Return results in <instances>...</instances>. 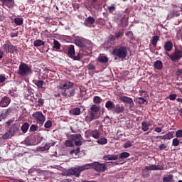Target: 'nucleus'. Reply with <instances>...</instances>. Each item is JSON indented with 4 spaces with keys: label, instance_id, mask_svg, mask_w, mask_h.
<instances>
[{
    "label": "nucleus",
    "instance_id": "25",
    "mask_svg": "<svg viewBox=\"0 0 182 182\" xmlns=\"http://www.w3.org/2000/svg\"><path fill=\"white\" fill-rule=\"evenodd\" d=\"M45 45V41L42 40H36L33 42V46H36V48H39V46H43Z\"/></svg>",
    "mask_w": 182,
    "mask_h": 182
},
{
    "label": "nucleus",
    "instance_id": "35",
    "mask_svg": "<svg viewBox=\"0 0 182 182\" xmlns=\"http://www.w3.org/2000/svg\"><path fill=\"white\" fill-rule=\"evenodd\" d=\"M96 114H97V112L95 111L90 112V122H92V120H95V119H96Z\"/></svg>",
    "mask_w": 182,
    "mask_h": 182
},
{
    "label": "nucleus",
    "instance_id": "50",
    "mask_svg": "<svg viewBox=\"0 0 182 182\" xmlns=\"http://www.w3.org/2000/svg\"><path fill=\"white\" fill-rule=\"evenodd\" d=\"M66 147H73V142L70 140H67L65 142Z\"/></svg>",
    "mask_w": 182,
    "mask_h": 182
},
{
    "label": "nucleus",
    "instance_id": "34",
    "mask_svg": "<svg viewBox=\"0 0 182 182\" xmlns=\"http://www.w3.org/2000/svg\"><path fill=\"white\" fill-rule=\"evenodd\" d=\"M128 157H130L129 152H122L119 156V159H127Z\"/></svg>",
    "mask_w": 182,
    "mask_h": 182
},
{
    "label": "nucleus",
    "instance_id": "45",
    "mask_svg": "<svg viewBox=\"0 0 182 182\" xmlns=\"http://www.w3.org/2000/svg\"><path fill=\"white\" fill-rule=\"evenodd\" d=\"M133 146V142L131 141H128L124 144V149H129Z\"/></svg>",
    "mask_w": 182,
    "mask_h": 182
},
{
    "label": "nucleus",
    "instance_id": "20",
    "mask_svg": "<svg viewBox=\"0 0 182 182\" xmlns=\"http://www.w3.org/2000/svg\"><path fill=\"white\" fill-rule=\"evenodd\" d=\"M154 68L157 70H161V69H163V62L159 60L155 61L154 64Z\"/></svg>",
    "mask_w": 182,
    "mask_h": 182
},
{
    "label": "nucleus",
    "instance_id": "9",
    "mask_svg": "<svg viewBox=\"0 0 182 182\" xmlns=\"http://www.w3.org/2000/svg\"><path fill=\"white\" fill-rule=\"evenodd\" d=\"M169 57L173 62H177V60H180V59L182 58V50L176 48L173 53L169 55Z\"/></svg>",
    "mask_w": 182,
    "mask_h": 182
},
{
    "label": "nucleus",
    "instance_id": "31",
    "mask_svg": "<svg viewBox=\"0 0 182 182\" xmlns=\"http://www.w3.org/2000/svg\"><path fill=\"white\" fill-rule=\"evenodd\" d=\"M14 23L18 26H21V25L23 24V18H14Z\"/></svg>",
    "mask_w": 182,
    "mask_h": 182
},
{
    "label": "nucleus",
    "instance_id": "64",
    "mask_svg": "<svg viewBox=\"0 0 182 182\" xmlns=\"http://www.w3.org/2000/svg\"><path fill=\"white\" fill-rule=\"evenodd\" d=\"M176 74L177 75V76H181V75H182V69H178L176 71Z\"/></svg>",
    "mask_w": 182,
    "mask_h": 182
},
{
    "label": "nucleus",
    "instance_id": "29",
    "mask_svg": "<svg viewBox=\"0 0 182 182\" xmlns=\"http://www.w3.org/2000/svg\"><path fill=\"white\" fill-rule=\"evenodd\" d=\"M53 48L56 50H59V49H60V43H59V41H58V40L54 39L53 40Z\"/></svg>",
    "mask_w": 182,
    "mask_h": 182
},
{
    "label": "nucleus",
    "instance_id": "22",
    "mask_svg": "<svg viewBox=\"0 0 182 182\" xmlns=\"http://www.w3.org/2000/svg\"><path fill=\"white\" fill-rule=\"evenodd\" d=\"M159 39H160V37H159V36H154L152 37V40L151 42L154 48H156V46H157V42H159Z\"/></svg>",
    "mask_w": 182,
    "mask_h": 182
},
{
    "label": "nucleus",
    "instance_id": "11",
    "mask_svg": "<svg viewBox=\"0 0 182 182\" xmlns=\"http://www.w3.org/2000/svg\"><path fill=\"white\" fill-rule=\"evenodd\" d=\"M0 2H1L4 8H7L8 9H13L16 5L14 0H0Z\"/></svg>",
    "mask_w": 182,
    "mask_h": 182
},
{
    "label": "nucleus",
    "instance_id": "33",
    "mask_svg": "<svg viewBox=\"0 0 182 182\" xmlns=\"http://www.w3.org/2000/svg\"><path fill=\"white\" fill-rule=\"evenodd\" d=\"M174 137V132H169L165 134V139L167 140H171Z\"/></svg>",
    "mask_w": 182,
    "mask_h": 182
},
{
    "label": "nucleus",
    "instance_id": "1",
    "mask_svg": "<svg viewBox=\"0 0 182 182\" xmlns=\"http://www.w3.org/2000/svg\"><path fill=\"white\" fill-rule=\"evenodd\" d=\"M74 84L70 81H66L64 83L60 84L58 88L62 90L61 95L64 99L68 97H73L75 96V90H73Z\"/></svg>",
    "mask_w": 182,
    "mask_h": 182
},
{
    "label": "nucleus",
    "instance_id": "19",
    "mask_svg": "<svg viewBox=\"0 0 182 182\" xmlns=\"http://www.w3.org/2000/svg\"><path fill=\"white\" fill-rule=\"evenodd\" d=\"M114 102H113L112 100H109L105 103V107L107 109V110H114Z\"/></svg>",
    "mask_w": 182,
    "mask_h": 182
},
{
    "label": "nucleus",
    "instance_id": "5",
    "mask_svg": "<svg viewBox=\"0 0 182 182\" xmlns=\"http://www.w3.org/2000/svg\"><path fill=\"white\" fill-rule=\"evenodd\" d=\"M87 167H89V165L85 164V165H83L82 166H77L75 168H71L68 170V176H75V177H79L82 171H85V170H87Z\"/></svg>",
    "mask_w": 182,
    "mask_h": 182
},
{
    "label": "nucleus",
    "instance_id": "59",
    "mask_svg": "<svg viewBox=\"0 0 182 182\" xmlns=\"http://www.w3.org/2000/svg\"><path fill=\"white\" fill-rule=\"evenodd\" d=\"M166 149H167V145L162 144L159 146V150H166Z\"/></svg>",
    "mask_w": 182,
    "mask_h": 182
},
{
    "label": "nucleus",
    "instance_id": "37",
    "mask_svg": "<svg viewBox=\"0 0 182 182\" xmlns=\"http://www.w3.org/2000/svg\"><path fill=\"white\" fill-rule=\"evenodd\" d=\"M107 60H109V59L106 56H101L98 58V62L101 63H107Z\"/></svg>",
    "mask_w": 182,
    "mask_h": 182
},
{
    "label": "nucleus",
    "instance_id": "47",
    "mask_svg": "<svg viewBox=\"0 0 182 182\" xmlns=\"http://www.w3.org/2000/svg\"><path fill=\"white\" fill-rule=\"evenodd\" d=\"M80 152V148L77 147L76 149H73L70 151V154L77 155Z\"/></svg>",
    "mask_w": 182,
    "mask_h": 182
},
{
    "label": "nucleus",
    "instance_id": "54",
    "mask_svg": "<svg viewBox=\"0 0 182 182\" xmlns=\"http://www.w3.org/2000/svg\"><path fill=\"white\" fill-rule=\"evenodd\" d=\"M176 136L178 138H180L182 136V129H179L176 132Z\"/></svg>",
    "mask_w": 182,
    "mask_h": 182
},
{
    "label": "nucleus",
    "instance_id": "3",
    "mask_svg": "<svg viewBox=\"0 0 182 182\" xmlns=\"http://www.w3.org/2000/svg\"><path fill=\"white\" fill-rule=\"evenodd\" d=\"M17 73L23 77L29 76V75H32L33 73L32 68L25 63H21L18 66Z\"/></svg>",
    "mask_w": 182,
    "mask_h": 182
},
{
    "label": "nucleus",
    "instance_id": "16",
    "mask_svg": "<svg viewBox=\"0 0 182 182\" xmlns=\"http://www.w3.org/2000/svg\"><path fill=\"white\" fill-rule=\"evenodd\" d=\"M124 112V106L123 105L117 104L114 108V113H117V114H120V113H123Z\"/></svg>",
    "mask_w": 182,
    "mask_h": 182
},
{
    "label": "nucleus",
    "instance_id": "4",
    "mask_svg": "<svg viewBox=\"0 0 182 182\" xmlns=\"http://www.w3.org/2000/svg\"><path fill=\"white\" fill-rule=\"evenodd\" d=\"M114 56H117L119 59H126L127 58V48L126 46H120L112 50Z\"/></svg>",
    "mask_w": 182,
    "mask_h": 182
},
{
    "label": "nucleus",
    "instance_id": "56",
    "mask_svg": "<svg viewBox=\"0 0 182 182\" xmlns=\"http://www.w3.org/2000/svg\"><path fill=\"white\" fill-rule=\"evenodd\" d=\"M98 23L99 25H105V23H106V21H105V19L100 18H98Z\"/></svg>",
    "mask_w": 182,
    "mask_h": 182
},
{
    "label": "nucleus",
    "instance_id": "62",
    "mask_svg": "<svg viewBox=\"0 0 182 182\" xmlns=\"http://www.w3.org/2000/svg\"><path fill=\"white\" fill-rule=\"evenodd\" d=\"M154 132L156 133H161V132H163V128L156 127L155 128Z\"/></svg>",
    "mask_w": 182,
    "mask_h": 182
},
{
    "label": "nucleus",
    "instance_id": "42",
    "mask_svg": "<svg viewBox=\"0 0 182 182\" xmlns=\"http://www.w3.org/2000/svg\"><path fill=\"white\" fill-rule=\"evenodd\" d=\"M136 102H137V103H139V105H144V103H146V99H144L143 97H138V98H136Z\"/></svg>",
    "mask_w": 182,
    "mask_h": 182
},
{
    "label": "nucleus",
    "instance_id": "53",
    "mask_svg": "<svg viewBox=\"0 0 182 182\" xmlns=\"http://www.w3.org/2000/svg\"><path fill=\"white\" fill-rule=\"evenodd\" d=\"M87 69H88V70H95V69H96V67L95 66V65L90 63L87 65Z\"/></svg>",
    "mask_w": 182,
    "mask_h": 182
},
{
    "label": "nucleus",
    "instance_id": "6",
    "mask_svg": "<svg viewBox=\"0 0 182 182\" xmlns=\"http://www.w3.org/2000/svg\"><path fill=\"white\" fill-rule=\"evenodd\" d=\"M86 166H88L87 170H89L90 168H95L97 173H105V171L107 170V166H106L105 164H100L99 162L87 164Z\"/></svg>",
    "mask_w": 182,
    "mask_h": 182
},
{
    "label": "nucleus",
    "instance_id": "58",
    "mask_svg": "<svg viewBox=\"0 0 182 182\" xmlns=\"http://www.w3.org/2000/svg\"><path fill=\"white\" fill-rule=\"evenodd\" d=\"M150 174L149 173V172L144 171L142 172V176H144V178H148Z\"/></svg>",
    "mask_w": 182,
    "mask_h": 182
},
{
    "label": "nucleus",
    "instance_id": "51",
    "mask_svg": "<svg viewBox=\"0 0 182 182\" xmlns=\"http://www.w3.org/2000/svg\"><path fill=\"white\" fill-rule=\"evenodd\" d=\"M36 130H38V126L32 124L30 127V132H36Z\"/></svg>",
    "mask_w": 182,
    "mask_h": 182
},
{
    "label": "nucleus",
    "instance_id": "44",
    "mask_svg": "<svg viewBox=\"0 0 182 182\" xmlns=\"http://www.w3.org/2000/svg\"><path fill=\"white\" fill-rule=\"evenodd\" d=\"M94 103H95V105H99V103H102V98H100V97L99 96H95L94 97Z\"/></svg>",
    "mask_w": 182,
    "mask_h": 182
},
{
    "label": "nucleus",
    "instance_id": "17",
    "mask_svg": "<svg viewBox=\"0 0 182 182\" xmlns=\"http://www.w3.org/2000/svg\"><path fill=\"white\" fill-rule=\"evenodd\" d=\"M86 43V39L83 38H77L74 41V43L79 48H83L85 43Z\"/></svg>",
    "mask_w": 182,
    "mask_h": 182
},
{
    "label": "nucleus",
    "instance_id": "43",
    "mask_svg": "<svg viewBox=\"0 0 182 182\" xmlns=\"http://www.w3.org/2000/svg\"><path fill=\"white\" fill-rule=\"evenodd\" d=\"M173 180V176L168 175L163 178V182H171Z\"/></svg>",
    "mask_w": 182,
    "mask_h": 182
},
{
    "label": "nucleus",
    "instance_id": "27",
    "mask_svg": "<svg viewBox=\"0 0 182 182\" xmlns=\"http://www.w3.org/2000/svg\"><path fill=\"white\" fill-rule=\"evenodd\" d=\"M29 123L28 122H24L23 124V125L21 126V131L23 133H26V132H28V130H29Z\"/></svg>",
    "mask_w": 182,
    "mask_h": 182
},
{
    "label": "nucleus",
    "instance_id": "61",
    "mask_svg": "<svg viewBox=\"0 0 182 182\" xmlns=\"http://www.w3.org/2000/svg\"><path fill=\"white\" fill-rule=\"evenodd\" d=\"M116 10V7L114 6H110L108 7L109 12H113V11Z\"/></svg>",
    "mask_w": 182,
    "mask_h": 182
},
{
    "label": "nucleus",
    "instance_id": "55",
    "mask_svg": "<svg viewBox=\"0 0 182 182\" xmlns=\"http://www.w3.org/2000/svg\"><path fill=\"white\" fill-rule=\"evenodd\" d=\"M6 80V77H5V75H0V83H4Z\"/></svg>",
    "mask_w": 182,
    "mask_h": 182
},
{
    "label": "nucleus",
    "instance_id": "48",
    "mask_svg": "<svg viewBox=\"0 0 182 182\" xmlns=\"http://www.w3.org/2000/svg\"><path fill=\"white\" fill-rule=\"evenodd\" d=\"M11 133L9 132H6L3 136H2V139L4 140H8V139H11Z\"/></svg>",
    "mask_w": 182,
    "mask_h": 182
},
{
    "label": "nucleus",
    "instance_id": "52",
    "mask_svg": "<svg viewBox=\"0 0 182 182\" xmlns=\"http://www.w3.org/2000/svg\"><path fill=\"white\" fill-rule=\"evenodd\" d=\"M15 110V107H10L9 109H7L6 110V112L8 114H11V113H12V112H14Z\"/></svg>",
    "mask_w": 182,
    "mask_h": 182
},
{
    "label": "nucleus",
    "instance_id": "40",
    "mask_svg": "<svg viewBox=\"0 0 182 182\" xmlns=\"http://www.w3.org/2000/svg\"><path fill=\"white\" fill-rule=\"evenodd\" d=\"M124 35V31H119L117 33H115V38H116V39H119V38H123Z\"/></svg>",
    "mask_w": 182,
    "mask_h": 182
},
{
    "label": "nucleus",
    "instance_id": "57",
    "mask_svg": "<svg viewBox=\"0 0 182 182\" xmlns=\"http://www.w3.org/2000/svg\"><path fill=\"white\" fill-rule=\"evenodd\" d=\"M176 97H177L176 94H171L169 95L168 99H170V100H176Z\"/></svg>",
    "mask_w": 182,
    "mask_h": 182
},
{
    "label": "nucleus",
    "instance_id": "32",
    "mask_svg": "<svg viewBox=\"0 0 182 182\" xmlns=\"http://www.w3.org/2000/svg\"><path fill=\"white\" fill-rule=\"evenodd\" d=\"M71 139H72V140H74L75 141H77V140H80L82 139V134H72Z\"/></svg>",
    "mask_w": 182,
    "mask_h": 182
},
{
    "label": "nucleus",
    "instance_id": "12",
    "mask_svg": "<svg viewBox=\"0 0 182 182\" xmlns=\"http://www.w3.org/2000/svg\"><path fill=\"white\" fill-rule=\"evenodd\" d=\"M11 103V98L4 96L1 98L0 101V107H8Z\"/></svg>",
    "mask_w": 182,
    "mask_h": 182
},
{
    "label": "nucleus",
    "instance_id": "21",
    "mask_svg": "<svg viewBox=\"0 0 182 182\" xmlns=\"http://www.w3.org/2000/svg\"><path fill=\"white\" fill-rule=\"evenodd\" d=\"M81 52V55H82V58H85V56H89L90 55V50L89 48H82L80 50Z\"/></svg>",
    "mask_w": 182,
    "mask_h": 182
},
{
    "label": "nucleus",
    "instance_id": "15",
    "mask_svg": "<svg viewBox=\"0 0 182 182\" xmlns=\"http://www.w3.org/2000/svg\"><path fill=\"white\" fill-rule=\"evenodd\" d=\"M95 21V18L92 17V16H90L85 19L84 22V25L85 26H88V28H92V26L94 27Z\"/></svg>",
    "mask_w": 182,
    "mask_h": 182
},
{
    "label": "nucleus",
    "instance_id": "63",
    "mask_svg": "<svg viewBox=\"0 0 182 182\" xmlns=\"http://www.w3.org/2000/svg\"><path fill=\"white\" fill-rule=\"evenodd\" d=\"M75 144L76 146H82V141H80V139H78L77 141H75Z\"/></svg>",
    "mask_w": 182,
    "mask_h": 182
},
{
    "label": "nucleus",
    "instance_id": "7",
    "mask_svg": "<svg viewBox=\"0 0 182 182\" xmlns=\"http://www.w3.org/2000/svg\"><path fill=\"white\" fill-rule=\"evenodd\" d=\"M2 49L6 53H15L18 50L16 46L12 45L11 41H6V43L2 46Z\"/></svg>",
    "mask_w": 182,
    "mask_h": 182
},
{
    "label": "nucleus",
    "instance_id": "46",
    "mask_svg": "<svg viewBox=\"0 0 182 182\" xmlns=\"http://www.w3.org/2000/svg\"><path fill=\"white\" fill-rule=\"evenodd\" d=\"M44 127H45V129H50V127H52V121L48 120V121L44 124Z\"/></svg>",
    "mask_w": 182,
    "mask_h": 182
},
{
    "label": "nucleus",
    "instance_id": "39",
    "mask_svg": "<svg viewBox=\"0 0 182 182\" xmlns=\"http://www.w3.org/2000/svg\"><path fill=\"white\" fill-rule=\"evenodd\" d=\"M90 110H91V112H95L97 113V112H99V110H100V108L97 105H93L90 107Z\"/></svg>",
    "mask_w": 182,
    "mask_h": 182
},
{
    "label": "nucleus",
    "instance_id": "38",
    "mask_svg": "<svg viewBox=\"0 0 182 182\" xmlns=\"http://www.w3.org/2000/svg\"><path fill=\"white\" fill-rule=\"evenodd\" d=\"M180 145V140L178 138H174L172 141V146L174 147H177V146Z\"/></svg>",
    "mask_w": 182,
    "mask_h": 182
},
{
    "label": "nucleus",
    "instance_id": "30",
    "mask_svg": "<svg viewBox=\"0 0 182 182\" xmlns=\"http://www.w3.org/2000/svg\"><path fill=\"white\" fill-rule=\"evenodd\" d=\"M91 134H92V137L94 139H95L96 140H97V139H99V137H100V132L97 130L92 131Z\"/></svg>",
    "mask_w": 182,
    "mask_h": 182
},
{
    "label": "nucleus",
    "instance_id": "24",
    "mask_svg": "<svg viewBox=\"0 0 182 182\" xmlns=\"http://www.w3.org/2000/svg\"><path fill=\"white\" fill-rule=\"evenodd\" d=\"M70 113L74 116H79L80 114V108L75 107L70 111Z\"/></svg>",
    "mask_w": 182,
    "mask_h": 182
},
{
    "label": "nucleus",
    "instance_id": "8",
    "mask_svg": "<svg viewBox=\"0 0 182 182\" xmlns=\"http://www.w3.org/2000/svg\"><path fill=\"white\" fill-rule=\"evenodd\" d=\"M32 117L33 120L37 123V124H43L45 123V115H43V113L41 111H37L36 112H33L32 114Z\"/></svg>",
    "mask_w": 182,
    "mask_h": 182
},
{
    "label": "nucleus",
    "instance_id": "2",
    "mask_svg": "<svg viewBox=\"0 0 182 182\" xmlns=\"http://www.w3.org/2000/svg\"><path fill=\"white\" fill-rule=\"evenodd\" d=\"M63 52L64 53H66V55H68V56L70 57L71 59H73V60L80 61L84 58L80 51H79L77 55H76V53L75 52V46L73 45L64 46L63 48Z\"/></svg>",
    "mask_w": 182,
    "mask_h": 182
},
{
    "label": "nucleus",
    "instance_id": "26",
    "mask_svg": "<svg viewBox=\"0 0 182 182\" xmlns=\"http://www.w3.org/2000/svg\"><path fill=\"white\" fill-rule=\"evenodd\" d=\"M43 80H36L35 81V85L36 86H37V87H38V89H43V90H45V87H43Z\"/></svg>",
    "mask_w": 182,
    "mask_h": 182
},
{
    "label": "nucleus",
    "instance_id": "23",
    "mask_svg": "<svg viewBox=\"0 0 182 182\" xmlns=\"http://www.w3.org/2000/svg\"><path fill=\"white\" fill-rule=\"evenodd\" d=\"M149 127H150V123H147L146 122H141V130H143V132H147Z\"/></svg>",
    "mask_w": 182,
    "mask_h": 182
},
{
    "label": "nucleus",
    "instance_id": "41",
    "mask_svg": "<svg viewBox=\"0 0 182 182\" xmlns=\"http://www.w3.org/2000/svg\"><path fill=\"white\" fill-rule=\"evenodd\" d=\"M52 146H55V142H50V143L46 144L43 149H44V150H49V149H50V147H52Z\"/></svg>",
    "mask_w": 182,
    "mask_h": 182
},
{
    "label": "nucleus",
    "instance_id": "36",
    "mask_svg": "<svg viewBox=\"0 0 182 182\" xmlns=\"http://www.w3.org/2000/svg\"><path fill=\"white\" fill-rule=\"evenodd\" d=\"M97 143H98V144H107V139L106 138H100V139H98L97 141Z\"/></svg>",
    "mask_w": 182,
    "mask_h": 182
},
{
    "label": "nucleus",
    "instance_id": "13",
    "mask_svg": "<svg viewBox=\"0 0 182 182\" xmlns=\"http://www.w3.org/2000/svg\"><path fill=\"white\" fill-rule=\"evenodd\" d=\"M144 169L148 170L149 171H153L156 170H164V167L161 165L151 164V165L145 166Z\"/></svg>",
    "mask_w": 182,
    "mask_h": 182
},
{
    "label": "nucleus",
    "instance_id": "60",
    "mask_svg": "<svg viewBox=\"0 0 182 182\" xmlns=\"http://www.w3.org/2000/svg\"><path fill=\"white\" fill-rule=\"evenodd\" d=\"M43 103H45L43 99H39L38 101V106H43Z\"/></svg>",
    "mask_w": 182,
    "mask_h": 182
},
{
    "label": "nucleus",
    "instance_id": "49",
    "mask_svg": "<svg viewBox=\"0 0 182 182\" xmlns=\"http://www.w3.org/2000/svg\"><path fill=\"white\" fill-rule=\"evenodd\" d=\"M9 114H7L6 111L5 112H3L0 114V119L1 120H4V119H6L8 117Z\"/></svg>",
    "mask_w": 182,
    "mask_h": 182
},
{
    "label": "nucleus",
    "instance_id": "10",
    "mask_svg": "<svg viewBox=\"0 0 182 182\" xmlns=\"http://www.w3.org/2000/svg\"><path fill=\"white\" fill-rule=\"evenodd\" d=\"M120 102L122 103H125V105H129V109H133L134 107V102H133V99L127 97V96H119Z\"/></svg>",
    "mask_w": 182,
    "mask_h": 182
},
{
    "label": "nucleus",
    "instance_id": "18",
    "mask_svg": "<svg viewBox=\"0 0 182 182\" xmlns=\"http://www.w3.org/2000/svg\"><path fill=\"white\" fill-rule=\"evenodd\" d=\"M164 48L165 50H166V52H171V50H173V42L166 41L164 44Z\"/></svg>",
    "mask_w": 182,
    "mask_h": 182
},
{
    "label": "nucleus",
    "instance_id": "28",
    "mask_svg": "<svg viewBox=\"0 0 182 182\" xmlns=\"http://www.w3.org/2000/svg\"><path fill=\"white\" fill-rule=\"evenodd\" d=\"M105 160H117L119 159V156L112 154V155H106L105 156Z\"/></svg>",
    "mask_w": 182,
    "mask_h": 182
},
{
    "label": "nucleus",
    "instance_id": "14",
    "mask_svg": "<svg viewBox=\"0 0 182 182\" xmlns=\"http://www.w3.org/2000/svg\"><path fill=\"white\" fill-rule=\"evenodd\" d=\"M19 130V125L17 123L13 124L9 129V133L11 134V136H15L16 133H18Z\"/></svg>",
    "mask_w": 182,
    "mask_h": 182
}]
</instances>
